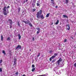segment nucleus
Segmentation results:
<instances>
[{"instance_id": "nucleus-1", "label": "nucleus", "mask_w": 76, "mask_h": 76, "mask_svg": "<svg viewBox=\"0 0 76 76\" xmlns=\"http://www.w3.org/2000/svg\"><path fill=\"white\" fill-rule=\"evenodd\" d=\"M42 12V10H41L39 12H37L36 14L37 18L39 19L40 18L41 19H43L44 18V17L43 15L42 14L41 15Z\"/></svg>"}, {"instance_id": "nucleus-2", "label": "nucleus", "mask_w": 76, "mask_h": 76, "mask_svg": "<svg viewBox=\"0 0 76 76\" xmlns=\"http://www.w3.org/2000/svg\"><path fill=\"white\" fill-rule=\"evenodd\" d=\"M6 7H4L3 9L4 15H7V13H9V11L8 10V9H7L6 11Z\"/></svg>"}, {"instance_id": "nucleus-3", "label": "nucleus", "mask_w": 76, "mask_h": 76, "mask_svg": "<svg viewBox=\"0 0 76 76\" xmlns=\"http://www.w3.org/2000/svg\"><path fill=\"white\" fill-rule=\"evenodd\" d=\"M63 61V60L61 59V58H60L59 60L57 61L56 62V64H58V65H59L61 62V61Z\"/></svg>"}, {"instance_id": "nucleus-4", "label": "nucleus", "mask_w": 76, "mask_h": 76, "mask_svg": "<svg viewBox=\"0 0 76 76\" xmlns=\"http://www.w3.org/2000/svg\"><path fill=\"white\" fill-rule=\"evenodd\" d=\"M22 22H24V23H26V24H28V23L30 22L29 21V20H27V21H26L24 20H22Z\"/></svg>"}, {"instance_id": "nucleus-5", "label": "nucleus", "mask_w": 76, "mask_h": 76, "mask_svg": "<svg viewBox=\"0 0 76 76\" xmlns=\"http://www.w3.org/2000/svg\"><path fill=\"white\" fill-rule=\"evenodd\" d=\"M66 26L67 27V30L69 31L70 29V25H69V24H67L66 25Z\"/></svg>"}, {"instance_id": "nucleus-6", "label": "nucleus", "mask_w": 76, "mask_h": 76, "mask_svg": "<svg viewBox=\"0 0 76 76\" xmlns=\"http://www.w3.org/2000/svg\"><path fill=\"white\" fill-rule=\"evenodd\" d=\"M55 57H56V56H52L50 58V61H51L52 60V59H53V58H55Z\"/></svg>"}, {"instance_id": "nucleus-7", "label": "nucleus", "mask_w": 76, "mask_h": 76, "mask_svg": "<svg viewBox=\"0 0 76 76\" xmlns=\"http://www.w3.org/2000/svg\"><path fill=\"white\" fill-rule=\"evenodd\" d=\"M21 49V46L20 45H18L16 48V49Z\"/></svg>"}, {"instance_id": "nucleus-8", "label": "nucleus", "mask_w": 76, "mask_h": 76, "mask_svg": "<svg viewBox=\"0 0 76 76\" xmlns=\"http://www.w3.org/2000/svg\"><path fill=\"white\" fill-rule=\"evenodd\" d=\"M17 61V59H16V58H14V63L15 64H16V61Z\"/></svg>"}, {"instance_id": "nucleus-9", "label": "nucleus", "mask_w": 76, "mask_h": 76, "mask_svg": "<svg viewBox=\"0 0 76 76\" xmlns=\"http://www.w3.org/2000/svg\"><path fill=\"white\" fill-rule=\"evenodd\" d=\"M8 21H9L10 22V23L12 25V20L11 19H9L8 20Z\"/></svg>"}, {"instance_id": "nucleus-10", "label": "nucleus", "mask_w": 76, "mask_h": 76, "mask_svg": "<svg viewBox=\"0 0 76 76\" xmlns=\"http://www.w3.org/2000/svg\"><path fill=\"white\" fill-rule=\"evenodd\" d=\"M18 39H20V38H21V36H20V34H18Z\"/></svg>"}, {"instance_id": "nucleus-11", "label": "nucleus", "mask_w": 76, "mask_h": 76, "mask_svg": "<svg viewBox=\"0 0 76 76\" xmlns=\"http://www.w3.org/2000/svg\"><path fill=\"white\" fill-rule=\"evenodd\" d=\"M63 16L64 18H68V16L66 15H63Z\"/></svg>"}, {"instance_id": "nucleus-12", "label": "nucleus", "mask_w": 76, "mask_h": 76, "mask_svg": "<svg viewBox=\"0 0 76 76\" xmlns=\"http://www.w3.org/2000/svg\"><path fill=\"white\" fill-rule=\"evenodd\" d=\"M18 13H19L20 12V7H19L18 8Z\"/></svg>"}, {"instance_id": "nucleus-13", "label": "nucleus", "mask_w": 76, "mask_h": 76, "mask_svg": "<svg viewBox=\"0 0 76 76\" xmlns=\"http://www.w3.org/2000/svg\"><path fill=\"white\" fill-rule=\"evenodd\" d=\"M29 23V26H31V27H32V24H31V23H30V21L29 23Z\"/></svg>"}, {"instance_id": "nucleus-14", "label": "nucleus", "mask_w": 76, "mask_h": 76, "mask_svg": "<svg viewBox=\"0 0 76 76\" xmlns=\"http://www.w3.org/2000/svg\"><path fill=\"white\" fill-rule=\"evenodd\" d=\"M49 16H50V13L47 14L46 15V17L48 18V17H49Z\"/></svg>"}, {"instance_id": "nucleus-15", "label": "nucleus", "mask_w": 76, "mask_h": 76, "mask_svg": "<svg viewBox=\"0 0 76 76\" xmlns=\"http://www.w3.org/2000/svg\"><path fill=\"white\" fill-rule=\"evenodd\" d=\"M1 41H3V36L2 35H1Z\"/></svg>"}, {"instance_id": "nucleus-16", "label": "nucleus", "mask_w": 76, "mask_h": 76, "mask_svg": "<svg viewBox=\"0 0 76 76\" xmlns=\"http://www.w3.org/2000/svg\"><path fill=\"white\" fill-rule=\"evenodd\" d=\"M2 53L4 54V55H6V52H5V51L3 50L2 51Z\"/></svg>"}, {"instance_id": "nucleus-17", "label": "nucleus", "mask_w": 76, "mask_h": 76, "mask_svg": "<svg viewBox=\"0 0 76 76\" xmlns=\"http://www.w3.org/2000/svg\"><path fill=\"white\" fill-rule=\"evenodd\" d=\"M58 22H59V20H58L55 23L56 25H57V24L58 23Z\"/></svg>"}, {"instance_id": "nucleus-18", "label": "nucleus", "mask_w": 76, "mask_h": 76, "mask_svg": "<svg viewBox=\"0 0 76 76\" xmlns=\"http://www.w3.org/2000/svg\"><path fill=\"white\" fill-rule=\"evenodd\" d=\"M35 70V68H32L31 69V71H32V72H34Z\"/></svg>"}, {"instance_id": "nucleus-19", "label": "nucleus", "mask_w": 76, "mask_h": 76, "mask_svg": "<svg viewBox=\"0 0 76 76\" xmlns=\"http://www.w3.org/2000/svg\"><path fill=\"white\" fill-rule=\"evenodd\" d=\"M7 41H9L10 40V37H8L7 39Z\"/></svg>"}, {"instance_id": "nucleus-20", "label": "nucleus", "mask_w": 76, "mask_h": 76, "mask_svg": "<svg viewBox=\"0 0 76 76\" xmlns=\"http://www.w3.org/2000/svg\"><path fill=\"white\" fill-rule=\"evenodd\" d=\"M67 42V39H65L64 40V42Z\"/></svg>"}, {"instance_id": "nucleus-21", "label": "nucleus", "mask_w": 76, "mask_h": 76, "mask_svg": "<svg viewBox=\"0 0 76 76\" xmlns=\"http://www.w3.org/2000/svg\"><path fill=\"white\" fill-rule=\"evenodd\" d=\"M32 5L33 6V7H34L35 5V3H32Z\"/></svg>"}, {"instance_id": "nucleus-22", "label": "nucleus", "mask_w": 76, "mask_h": 76, "mask_svg": "<svg viewBox=\"0 0 76 76\" xmlns=\"http://www.w3.org/2000/svg\"><path fill=\"white\" fill-rule=\"evenodd\" d=\"M37 6H40V4L38 3H37Z\"/></svg>"}, {"instance_id": "nucleus-23", "label": "nucleus", "mask_w": 76, "mask_h": 76, "mask_svg": "<svg viewBox=\"0 0 76 76\" xmlns=\"http://www.w3.org/2000/svg\"><path fill=\"white\" fill-rule=\"evenodd\" d=\"M51 1H52V3H53V4H54V0H50Z\"/></svg>"}, {"instance_id": "nucleus-24", "label": "nucleus", "mask_w": 76, "mask_h": 76, "mask_svg": "<svg viewBox=\"0 0 76 76\" xmlns=\"http://www.w3.org/2000/svg\"><path fill=\"white\" fill-rule=\"evenodd\" d=\"M54 56L56 57V56H57L58 55V54H57V53H55L54 54Z\"/></svg>"}, {"instance_id": "nucleus-25", "label": "nucleus", "mask_w": 76, "mask_h": 76, "mask_svg": "<svg viewBox=\"0 0 76 76\" xmlns=\"http://www.w3.org/2000/svg\"><path fill=\"white\" fill-rule=\"evenodd\" d=\"M40 54H41V53H39L38 54V55L37 56V57H39V56H40Z\"/></svg>"}, {"instance_id": "nucleus-26", "label": "nucleus", "mask_w": 76, "mask_h": 76, "mask_svg": "<svg viewBox=\"0 0 76 76\" xmlns=\"http://www.w3.org/2000/svg\"><path fill=\"white\" fill-rule=\"evenodd\" d=\"M32 10H33V12H35V11L36 10V9H33Z\"/></svg>"}, {"instance_id": "nucleus-27", "label": "nucleus", "mask_w": 76, "mask_h": 76, "mask_svg": "<svg viewBox=\"0 0 76 76\" xmlns=\"http://www.w3.org/2000/svg\"><path fill=\"white\" fill-rule=\"evenodd\" d=\"M18 26H20V24H19V22H18Z\"/></svg>"}, {"instance_id": "nucleus-28", "label": "nucleus", "mask_w": 76, "mask_h": 76, "mask_svg": "<svg viewBox=\"0 0 76 76\" xmlns=\"http://www.w3.org/2000/svg\"><path fill=\"white\" fill-rule=\"evenodd\" d=\"M3 62V60L2 59H1L0 60V63H1Z\"/></svg>"}, {"instance_id": "nucleus-29", "label": "nucleus", "mask_w": 76, "mask_h": 76, "mask_svg": "<svg viewBox=\"0 0 76 76\" xmlns=\"http://www.w3.org/2000/svg\"><path fill=\"white\" fill-rule=\"evenodd\" d=\"M54 62H55V60H52V63H54Z\"/></svg>"}, {"instance_id": "nucleus-30", "label": "nucleus", "mask_w": 76, "mask_h": 76, "mask_svg": "<svg viewBox=\"0 0 76 76\" xmlns=\"http://www.w3.org/2000/svg\"><path fill=\"white\" fill-rule=\"evenodd\" d=\"M32 40H33V41H34V40H35L34 37H33L32 38Z\"/></svg>"}, {"instance_id": "nucleus-31", "label": "nucleus", "mask_w": 76, "mask_h": 76, "mask_svg": "<svg viewBox=\"0 0 76 76\" xmlns=\"http://www.w3.org/2000/svg\"><path fill=\"white\" fill-rule=\"evenodd\" d=\"M74 67H76V63H75L74 65Z\"/></svg>"}, {"instance_id": "nucleus-32", "label": "nucleus", "mask_w": 76, "mask_h": 76, "mask_svg": "<svg viewBox=\"0 0 76 76\" xmlns=\"http://www.w3.org/2000/svg\"><path fill=\"white\" fill-rule=\"evenodd\" d=\"M37 30H38V31H40V28H38L37 29Z\"/></svg>"}, {"instance_id": "nucleus-33", "label": "nucleus", "mask_w": 76, "mask_h": 76, "mask_svg": "<svg viewBox=\"0 0 76 76\" xmlns=\"http://www.w3.org/2000/svg\"><path fill=\"white\" fill-rule=\"evenodd\" d=\"M0 72H2V68H0Z\"/></svg>"}, {"instance_id": "nucleus-34", "label": "nucleus", "mask_w": 76, "mask_h": 76, "mask_svg": "<svg viewBox=\"0 0 76 76\" xmlns=\"http://www.w3.org/2000/svg\"><path fill=\"white\" fill-rule=\"evenodd\" d=\"M69 1L68 0H66V3L67 4L68 3V2Z\"/></svg>"}, {"instance_id": "nucleus-35", "label": "nucleus", "mask_w": 76, "mask_h": 76, "mask_svg": "<svg viewBox=\"0 0 76 76\" xmlns=\"http://www.w3.org/2000/svg\"><path fill=\"white\" fill-rule=\"evenodd\" d=\"M32 68H34V67H35V66L33 64L32 66Z\"/></svg>"}, {"instance_id": "nucleus-36", "label": "nucleus", "mask_w": 76, "mask_h": 76, "mask_svg": "<svg viewBox=\"0 0 76 76\" xmlns=\"http://www.w3.org/2000/svg\"><path fill=\"white\" fill-rule=\"evenodd\" d=\"M12 24H10V28H12Z\"/></svg>"}, {"instance_id": "nucleus-37", "label": "nucleus", "mask_w": 76, "mask_h": 76, "mask_svg": "<svg viewBox=\"0 0 76 76\" xmlns=\"http://www.w3.org/2000/svg\"><path fill=\"white\" fill-rule=\"evenodd\" d=\"M45 75H39V76H45Z\"/></svg>"}, {"instance_id": "nucleus-38", "label": "nucleus", "mask_w": 76, "mask_h": 76, "mask_svg": "<svg viewBox=\"0 0 76 76\" xmlns=\"http://www.w3.org/2000/svg\"><path fill=\"white\" fill-rule=\"evenodd\" d=\"M39 32H40V31H37V34H39Z\"/></svg>"}, {"instance_id": "nucleus-39", "label": "nucleus", "mask_w": 76, "mask_h": 76, "mask_svg": "<svg viewBox=\"0 0 76 76\" xmlns=\"http://www.w3.org/2000/svg\"><path fill=\"white\" fill-rule=\"evenodd\" d=\"M36 1H37V0H34L33 1L35 3V2H36Z\"/></svg>"}, {"instance_id": "nucleus-40", "label": "nucleus", "mask_w": 76, "mask_h": 76, "mask_svg": "<svg viewBox=\"0 0 76 76\" xmlns=\"http://www.w3.org/2000/svg\"><path fill=\"white\" fill-rule=\"evenodd\" d=\"M18 74V72H17L15 73V75H17Z\"/></svg>"}, {"instance_id": "nucleus-41", "label": "nucleus", "mask_w": 76, "mask_h": 76, "mask_svg": "<svg viewBox=\"0 0 76 76\" xmlns=\"http://www.w3.org/2000/svg\"><path fill=\"white\" fill-rule=\"evenodd\" d=\"M10 7H9V6H8L7 7V8H8L9 9Z\"/></svg>"}, {"instance_id": "nucleus-42", "label": "nucleus", "mask_w": 76, "mask_h": 76, "mask_svg": "<svg viewBox=\"0 0 76 76\" xmlns=\"http://www.w3.org/2000/svg\"><path fill=\"white\" fill-rule=\"evenodd\" d=\"M22 76H26V75H25L24 74L22 75Z\"/></svg>"}, {"instance_id": "nucleus-43", "label": "nucleus", "mask_w": 76, "mask_h": 76, "mask_svg": "<svg viewBox=\"0 0 76 76\" xmlns=\"http://www.w3.org/2000/svg\"><path fill=\"white\" fill-rule=\"evenodd\" d=\"M55 7L56 8H57V7H58L57 6H56Z\"/></svg>"}, {"instance_id": "nucleus-44", "label": "nucleus", "mask_w": 76, "mask_h": 76, "mask_svg": "<svg viewBox=\"0 0 76 76\" xmlns=\"http://www.w3.org/2000/svg\"><path fill=\"white\" fill-rule=\"evenodd\" d=\"M57 69V68H54V70H55V69Z\"/></svg>"}, {"instance_id": "nucleus-45", "label": "nucleus", "mask_w": 76, "mask_h": 76, "mask_svg": "<svg viewBox=\"0 0 76 76\" xmlns=\"http://www.w3.org/2000/svg\"><path fill=\"white\" fill-rule=\"evenodd\" d=\"M53 23H52L51 25H53Z\"/></svg>"}, {"instance_id": "nucleus-46", "label": "nucleus", "mask_w": 76, "mask_h": 76, "mask_svg": "<svg viewBox=\"0 0 76 76\" xmlns=\"http://www.w3.org/2000/svg\"><path fill=\"white\" fill-rule=\"evenodd\" d=\"M28 1V0H26V2Z\"/></svg>"}, {"instance_id": "nucleus-47", "label": "nucleus", "mask_w": 76, "mask_h": 76, "mask_svg": "<svg viewBox=\"0 0 76 76\" xmlns=\"http://www.w3.org/2000/svg\"><path fill=\"white\" fill-rule=\"evenodd\" d=\"M75 34H76V32H75Z\"/></svg>"}]
</instances>
